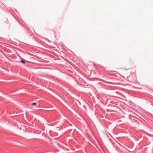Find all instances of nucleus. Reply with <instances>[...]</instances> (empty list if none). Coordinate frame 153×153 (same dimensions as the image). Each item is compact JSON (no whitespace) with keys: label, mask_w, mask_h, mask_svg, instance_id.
Returning a JSON list of instances; mask_svg holds the SVG:
<instances>
[{"label":"nucleus","mask_w":153,"mask_h":153,"mask_svg":"<svg viewBox=\"0 0 153 153\" xmlns=\"http://www.w3.org/2000/svg\"><path fill=\"white\" fill-rule=\"evenodd\" d=\"M32 105H36V102L33 103L32 104Z\"/></svg>","instance_id":"nucleus-1"},{"label":"nucleus","mask_w":153,"mask_h":153,"mask_svg":"<svg viewBox=\"0 0 153 153\" xmlns=\"http://www.w3.org/2000/svg\"><path fill=\"white\" fill-rule=\"evenodd\" d=\"M21 62L22 63H25V61H23V60H21Z\"/></svg>","instance_id":"nucleus-2"}]
</instances>
